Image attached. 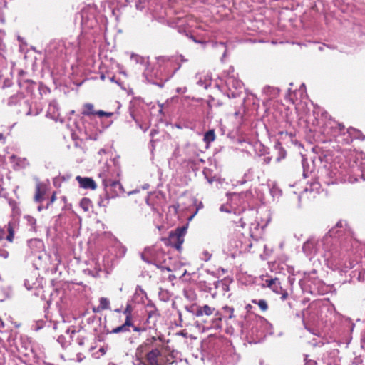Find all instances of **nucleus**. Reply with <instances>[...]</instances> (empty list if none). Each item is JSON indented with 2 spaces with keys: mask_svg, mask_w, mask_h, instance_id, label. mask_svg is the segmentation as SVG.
Returning a JSON list of instances; mask_svg holds the SVG:
<instances>
[{
  "mask_svg": "<svg viewBox=\"0 0 365 365\" xmlns=\"http://www.w3.org/2000/svg\"><path fill=\"white\" fill-rule=\"evenodd\" d=\"M130 326H133V322L129 321L128 319H125V322L115 328H114L111 331L110 334H118L120 332H128L130 331Z\"/></svg>",
  "mask_w": 365,
  "mask_h": 365,
  "instance_id": "obj_5",
  "label": "nucleus"
},
{
  "mask_svg": "<svg viewBox=\"0 0 365 365\" xmlns=\"http://www.w3.org/2000/svg\"><path fill=\"white\" fill-rule=\"evenodd\" d=\"M173 277H175L174 276H171V275L169 277L170 279H173Z\"/></svg>",
  "mask_w": 365,
  "mask_h": 365,
  "instance_id": "obj_49",
  "label": "nucleus"
},
{
  "mask_svg": "<svg viewBox=\"0 0 365 365\" xmlns=\"http://www.w3.org/2000/svg\"><path fill=\"white\" fill-rule=\"evenodd\" d=\"M14 239V232H10L6 237V240L9 242H12Z\"/></svg>",
  "mask_w": 365,
  "mask_h": 365,
  "instance_id": "obj_31",
  "label": "nucleus"
},
{
  "mask_svg": "<svg viewBox=\"0 0 365 365\" xmlns=\"http://www.w3.org/2000/svg\"><path fill=\"white\" fill-rule=\"evenodd\" d=\"M212 257V254L210 253L207 250H204L202 252V259L205 261V262H207L208 260L210 259Z\"/></svg>",
  "mask_w": 365,
  "mask_h": 365,
  "instance_id": "obj_22",
  "label": "nucleus"
},
{
  "mask_svg": "<svg viewBox=\"0 0 365 365\" xmlns=\"http://www.w3.org/2000/svg\"><path fill=\"white\" fill-rule=\"evenodd\" d=\"M220 321H221L220 317H215L212 319V324L206 325L205 327L207 329L219 328L220 327Z\"/></svg>",
  "mask_w": 365,
  "mask_h": 365,
  "instance_id": "obj_17",
  "label": "nucleus"
},
{
  "mask_svg": "<svg viewBox=\"0 0 365 365\" xmlns=\"http://www.w3.org/2000/svg\"><path fill=\"white\" fill-rule=\"evenodd\" d=\"M0 257L6 259L9 257V252L5 249L0 248Z\"/></svg>",
  "mask_w": 365,
  "mask_h": 365,
  "instance_id": "obj_24",
  "label": "nucleus"
},
{
  "mask_svg": "<svg viewBox=\"0 0 365 365\" xmlns=\"http://www.w3.org/2000/svg\"><path fill=\"white\" fill-rule=\"evenodd\" d=\"M91 200L88 198H83L80 202L81 207L85 211L88 212L91 207Z\"/></svg>",
  "mask_w": 365,
  "mask_h": 365,
  "instance_id": "obj_14",
  "label": "nucleus"
},
{
  "mask_svg": "<svg viewBox=\"0 0 365 365\" xmlns=\"http://www.w3.org/2000/svg\"><path fill=\"white\" fill-rule=\"evenodd\" d=\"M142 348H143V346H140V347L138 348L137 351H139Z\"/></svg>",
  "mask_w": 365,
  "mask_h": 365,
  "instance_id": "obj_46",
  "label": "nucleus"
},
{
  "mask_svg": "<svg viewBox=\"0 0 365 365\" xmlns=\"http://www.w3.org/2000/svg\"><path fill=\"white\" fill-rule=\"evenodd\" d=\"M252 303L257 304L259 308L263 311L265 312L268 309L267 303L266 300L264 299H259V301H257L255 299L252 300Z\"/></svg>",
  "mask_w": 365,
  "mask_h": 365,
  "instance_id": "obj_16",
  "label": "nucleus"
},
{
  "mask_svg": "<svg viewBox=\"0 0 365 365\" xmlns=\"http://www.w3.org/2000/svg\"><path fill=\"white\" fill-rule=\"evenodd\" d=\"M101 79H104L105 76H104L103 75H102V76H101Z\"/></svg>",
  "mask_w": 365,
  "mask_h": 365,
  "instance_id": "obj_48",
  "label": "nucleus"
},
{
  "mask_svg": "<svg viewBox=\"0 0 365 365\" xmlns=\"http://www.w3.org/2000/svg\"><path fill=\"white\" fill-rule=\"evenodd\" d=\"M133 364H134V365H145V364H146V363H145V362H144V361H143L140 357H137V358L134 360V361H133Z\"/></svg>",
  "mask_w": 365,
  "mask_h": 365,
  "instance_id": "obj_26",
  "label": "nucleus"
},
{
  "mask_svg": "<svg viewBox=\"0 0 365 365\" xmlns=\"http://www.w3.org/2000/svg\"><path fill=\"white\" fill-rule=\"evenodd\" d=\"M130 58L134 61L136 63H139L143 66H146L148 63V61L146 58L144 57L139 56L138 54L133 53L130 56Z\"/></svg>",
  "mask_w": 365,
  "mask_h": 365,
  "instance_id": "obj_12",
  "label": "nucleus"
},
{
  "mask_svg": "<svg viewBox=\"0 0 365 365\" xmlns=\"http://www.w3.org/2000/svg\"><path fill=\"white\" fill-rule=\"evenodd\" d=\"M199 309V306L196 304H192L190 306L185 307V309L192 314H193L195 316L197 317V311Z\"/></svg>",
  "mask_w": 365,
  "mask_h": 365,
  "instance_id": "obj_19",
  "label": "nucleus"
},
{
  "mask_svg": "<svg viewBox=\"0 0 365 365\" xmlns=\"http://www.w3.org/2000/svg\"><path fill=\"white\" fill-rule=\"evenodd\" d=\"M155 315H157L156 314V310L153 309V310H150L148 312V319L153 317V316Z\"/></svg>",
  "mask_w": 365,
  "mask_h": 365,
  "instance_id": "obj_29",
  "label": "nucleus"
},
{
  "mask_svg": "<svg viewBox=\"0 0 365 365\" xmlns=\"http://www.w3.org/2000/svg\"><path fill=\"white\" fill-rule=\"evenodd\" d=\"M223 310L225 312L227 313L229 315H228V318L229 319H232L235 317V315H234V308L233 307H228V306H225L223 308Z\"/></svg>",
  "mask_w": 365,
  "mask_h": 365,
  "instance_id": "obj_20",
  "label": "nucleus"
},
{
  "mask_svg": "<svg viewBox=\"0 0 365 365\" xmlns=\"http://www.w3.org/2000/svg\"><path fill=\"white\" fill-rule=\"evenodd\" d=\"M359 359H356V363L357 364V365H361V363L359 362Z\"/></svg>",
  "mask_w": 365,
  "mask_h": 365,
  "instance_id": "obj_42",
  "label": "nucleus"
},
{
  "mask_svg": "<svg viewBox=\"0 0 365 365\" xmlns=\"http://www.w3.org/2000/svg\"><path fill=\"white\" fill-rule=\"evenodd\" d=\"M155 133H156V130H152L151 132H150V135L153 136Z\"/></svg>",
  "mask_w": 365,
  "mask_h": 365,
  "instance_id": "obj_37",
  "label": "nucleus"
},
{
  "mask_svg": "<svg viewBox=\"0 0 365 365\" xmlns=\"http://www.w3.org/2000/svg\"><path fill=\"white\" fill-rule=\"evenodd\" d=\"M143 75L148 82L155 83L154 80L156 78L157 74L156 72L153 71V68L150 67L149 63L145 66Z\"/></svg>",
  "mask_w": 365,
  "mask_h": 365,
  "instance_id": "obj_4",
  "label": "nucleus"
},
{
  "mask_svg": "<svg viewBox=\"0 0 365 365\" xmlns=\"http://www.w3.org/2000/svg\"><path fill=\"white\" fill-rule=\"evenodd\" d=\"M103 185L106 187L110 186L111 187L115 190V195H118L119 193L123 192V186L118 181H112L109 184L105 180H103ZM115 195L112 196L113 197Z\"/></svg>",
  "mask_w": 365,
  "mask_h": 365,
  "instance_id": "obj_7",
  "label": "nucleus"
},
{
  "mask_svg": "<svg viewBox=\"0 0 365 365\" xmlns=\"http://www.w3.org/2000/svg\"><path fill=\"white\" fill-rule=\"evenodd\" d=\"M351 130H354V129H352V128L351 129V128H350V129H349V130H348V132H349V133H351Z\"/></svg>",
  "mask_w": 365,
  "mask_h": 365,
  "instance_id": "obj_47",
  "label": "nucleus"
},
{
  "mask_svg": "<svg viewBox=\"0 0 365 365\" xmlns=\"http://www.w3.org/2000/svg\"><path fill=\"white\" fill-rule=\"evenodd\" d=\"M55 200H56V193H55V192H53V195H52V196H51V200H50L49 202L47 204V205H46V208H48V206H49L51 204H52Z\"/></svg>",
  "mask_w": 365,
  "mask_h": 365,
  "instance_id": "obj_27",
  "label": "nucleus"
},
{
  "mask_svg": "<svg viewBox=\"0 0 365 365\" xmlns=\"http://www.w3.org/2000/svg\"><path fill=\"white\" fill-rule=\"evenodd\" d=\"M16 165L21 168H25L26 166L29 165V162L26 158H18L16 161Z\"/></svg>",
  "mask_w": 365,
  "mask_h": 365,
  "instance_id": "obj_21",
  "label": "nucleus"
},
{
  "mask_svg": "<svg viewBox=\"0 0 365 365\" xmlns=\"http://www.w3.org/2000/svg\"><path fill=\"white\" fill-rule=\"evenodd\" d=\"M265 282L267 284V287L271 288L274 292H277L278 288H279V284H280L278 279L274 278V279H267Z\"/></svg>",
  "mask_w": 365,
  "mask_h": 365,
  "instance_id": "obj_11",
  "label": "nucleus"
},
{
  "mask_svg": "<svg viewBox=\"0 0 365 365\" xmlns=\"http://www.w3.org/2000/svg\"><path fill=\"white\" fill-rule=\"evenodd\" d=\"M84 115H96L93 111V105L91 103H86L85 105V110L82 113Z\"/></svg>",
  "mask_w": 365,
  "mask_h": 365,
  "instance_id": "obj_15",
  "label": "nucleus"
},
{
  "mask_svg": "<svg viewBox=\"0 0 365 365\" xmlns=\"http://www.w3.org/2000/svg\"><path fill=\"white\" fill-rule=\"evenodd\" d=\"M38 211H41L42 210V207L41 206H38Z\"/></svg>",
  "mask_w": 365,
  "mask_h": 365,
  "instance_id": "obj_44",
  "label": "nucleus"
},
{
  "mask_svg": "<svg viewBox=\"0 0 365 365\" xmlns=\"http://www.w3.org/2000/svg\"><path fill=\"white\" fill-rule=\"evenodd\" d=\"M96 115H98L99 117H103V116L111 117L113 115V113L98 110V111L96 112Z\"/></svg>",
  "mask_w": 365,
  "mask_h": 365,
  "instance_id": "obj_23",
  "label": "nucleus"
},
{
  "mask_svg": "<svg viewBox=\"0 0 365 365\" xmlns=\"http://www.w3.org/2000/svg\"><path fill=\"white\" fill-rule=\"evenodd\" d=\"M163 270H167L168 272H171V269L169 267H161Z\"/></svg>",
  "mask_w": 365,
  "mask_h": 365,
  "instance_id": "obj_36",
  "label": "nucleus"
},
{
  "mask_svg": "<svg viewBox=\"0 0 365 365\" xmlns=\"http://www.w3.org/2000/svg\"><path fill=\"white\" fill-rule=\"evenodd\" d=\"M76 179L78 182L80 186L84 189H91L94 190L96 188V184L92 178L77 176Z\"/></svg>",
  "mask_w": 365,
  "mask_h": 365,
  "instance_id": "obj_3",
  "label": "nucleus"
},
{
  "mask_svg": "<svg viewBox=\"0 0 365 365\" xmlns=\"http://www.w3.org/2000/svg\"><path fill=\"white\" fill-rule=\"evenodd\" d=\"M330 235L332 236L334 233V229L329 230Z\"/></svg>",
  "mask_w": 365,
  "mask_h": 365,
  "instance_id": "obj_40",
  "label": "nucleus"
},
{
  "mask_svg": "<svg viewBox=\"0 0 365 365\" xmlns=\"http://www.w3.org/2000/svg\"><path fill=\"white\" fill-rule=\"evenodd\" d=\"M45 190H42V184L38 182L36 185V194L34 196V200L36 202H41L43 199Z\"/></svg>",
  "mask_w": 365,
  "mask_h": 365,
  "instance_id": "obj_8",
  "label": "nucleus"
},
{
  "mask_svg": "<svg viewBox=\"0 0 365 365\" xmlns=\"http://www.w3.org/2000/svg\"><path fill=\"white\" fill-rule=\"evenodd\" d=\"M4 231L0 228V240H2L4 237Z\"/></svg>",
  "mask_w": 365,
  "mask_h": 365,
  "instance_id": "obj_32",
  "label": "nucleus"
},
{
  "mask_svg": "<svg viewBox=\"0 0 365 365\" xmlns=\"http://www.w3.org/2000/svg\"><path fill=\"white\" fill-rule=\"evenodd\" d=\"M8 232H9V233H10V232H14V231H13V228H12V226H11V224H9V225H8Z\"/></svg>",
  "mask_w": 365,
  "mask_h": 365,
  "instance_id": "obj_35",
  "label": "nucleus"
},
{
  "mask_svg": "<svg viewBox=\"0 0 365 365\" xmlns=\"http://www.w3.org/2000/svg\"><path fill=\"white\" fill-rule=\"evenodd\" d=\"M100 304L98 307L97 311H101L105 309H110V301L106 297H101L99 299Z\"/></svg>",
  "mask_w": 365,
  "mask_h": 365,
  "instance_id": "obj_10",
  "label": "nucleus"
},
{
  "mask_svg": "<svg viewBox=\"0 0 365 365\" xmlns=\"http://www.w3.org/2000/svg\"><path fill=\"white\" fill-rule=\"evenodd\" d=\"M339 128L340 130H342L344 128V126L343 125H341V124H339Z\"/></svg>",
  "mask_w": 365,
  "mask_h": 365,
  "instance_id": "obj_38",
  "label": "nucleus"
},
{
  "mask_svg": "<svg viewBox=\"0 0 365 365\" xmlns=\"http://www.w3.org/2000/svg\"><path fill=\"white\" fill-rule=\"evenodd\" d=\"M130 327H133V331H136V332H143V331H145V330H146L145 328L140 327H136L133 324V326H130Z\"/></svg>",
  "mask_w": 365,
  "mask_h": 365,
  "instance_id": "obj_25",
  "label": "nucleus"
},
{
  "mask_svg": "<svg viewBox=\"0 0 365 365\" xmlns=\"http://www.w3.org/2000/svg\"><path fill=\"white\" fill-rule=\"evenodd\" d=\"M201 322L207 323V321H206V320H204V319H202V320H200V321L197 320V321H196L195 324H196V325H197V327H199Z\"/></svg>",
  "mask_w": 365,
  "mask_h": 365,
  "instance_id": "obj_33",
  "label": "nucleus"
},
{
  "mask_svg": "<svg viewBox=\"0 0 365 365\" xmlns=\"http://www.w3.org/2000/svg\"><path fill=\"white\" fill-rule=\"evenodd\" d=\"M314 245V241L313 240H309L303 245L302 250L307 255L311 254L313 251Z\"/></svg>",
  "mask_w": 365,
  "mask_h": 365,
  "instance_id": "obj_9",
  "label": "nucleus"
},
{
  "mask_svg": "<svg viewBox=\"0 0 365 365\" xmlns=\"http://www.w3.org/2000/svg\"><path fill=\"white\" fill-rule=\"evenodd\" d=\"M108 203V199H106V200H101L98 204L100 206H104L106 207L107 205V204Z\"/></svg>",
  "mask_w": 365,
  "mask_h": 365,
  "instance_id": "obj_28",
  "label": "nucleus"
},
{
  "mask_svg": "<svg viewBox=\"0 0 365 365\" xmlns=\"http://www.w3.org/2000/svg\"><path fill=\"white\" fill-rule=\"evenodd\" d=\"M56 108V103H50L49 105V108H48V110L49 111H51L53 110L54 112V110Z\"/></svg>",
  "mask_w": 365,
  "mask_h": 365,
  "instance_id": "obj_30",
  "label": "nucleus"
},
{
  "mask_svg": "<svg viewBox=\"0 0 365 365\" xmlns=\"http://www.w3.org/2000/svg\"><path fill=\"white\" fill-rule=\"evenodd\" d=\"M120 311H121V310H120V309H116L115 310V312H120Z\"/></svg>",
  "mask_w": 365,
  "mask_h": 365,
  "instance_id": "obj_45",
  "label": "nucleus"
},
{
  "mask_svg": "<svg viewBox=\"0 0 365 365\" xmlns=\"http://www.w3.org/2000/svg\"><path fill=\"white\" fill-rule=\"evenodd\" d=\"M336 227H343V222L342 221H339L336 223Z\"/></svg>",
  "mask_w": 365,
  "mask_h": 365,
  "instance_id": "obj_34",
  "label": "nucleus"
},
{
  "mask_svg": "<svg viewBox=\"0 0 365 365\" xmlns=\"http://www.w3.org/2000/svg\"><path fill=\"white\" fill-rule=\"evenodd\" d=\"M215 139V134L214 130H210L204 135L203 140L207 144H210V143L213 142Z\"/></svg>",
  "mask_w": 365,
  "mask_h": 365,
  "instance_id": "obj_13",
  "label": "nucleus"
},
{
  "mask_svg": "<svg viewBox=\"0 0 365 365\" xmlns=\"http://www.w3.org/2000/svg\"><path fill=\"white\" fill-rule=\"evenodd\" d=\"M132 307L130 304L126 305L125 309L123 310V313L125 315V319H128L129 321H132Z\"/></svg>",
  "mask_w": 365,
  "mask_h": 365,
  "instance_id": "obj_18",
  "label": "nucleus"
},
{
  "mask_svg": "<svg viewBox=\"0 0 365 365\" xmlns=\"http://www.w3.org/2000/svg\"><path fill=\"white\" fill-rule=\"evenodd\" d=\"M145 365H165L160 351L158 349L150 351L146 354V364Z\"/></svg>",
  "mask_w": 365,
  "mask_h": 365,
  "instance_id": "obj_2",
  "label": "nucleus"
},
{
  "mask_svg": "<svg viewBox=\"0 0 365 365\" xmlns=\"http://www.w3.org/2000/svg\"><path fill=\"white\" fill-rule=\"evenodd\" d=\"M186 233V227H180L171 232L168 238V244L175 247L178 251L181 250L184 242V237Z\"/></svg>",
  "mask_w": 365,
  "mask_h": 365,
  "instance_id": "obj_1",
  "label": "nucleus"
},
{
  "mask_svg": "<svg viewBox=\"0 0 365 365\" xmlns=\"http://www.w3.org/2000/svg\"><path fill=\"white\" fill-rule=\"evenodd\" d=\"M207 180H208L209 183H212V179H209L208 178Z\"/></svg>",
  "mask_w": 365,
  "mask_h": 365,
  "instance_id": "obj_43",
  "label": "nucleus"
},
{
  "mask_svg": "<svg viewBox=\"0 0 365 365\" xmlns=\"http://www.w3.org/2000/svg\"><path fill=\"white\" fill-rule=\"evenodd\" d=\"M31 115V110H29L27 113H26V115Z\"/></svg>",
  "mask_w": 365,
  "mask_h": 365,
  "instance_id": "obj_41",
  "label": "nucleus"
},
{
  "mask_svg": "<svg viewBox=\"0 0 365 365\" xmlns=\"http://www.w3.org/2000/svg\"><path fill=\"white\" fill-rule=\"evenodd\" d=\"M215 311V308L210 307L209 305L205 304L204 306H199V309L197 311V317H200L204 314L206 316H210Z\"/></svg>",
  "mask_w": 365,
  "mask_h": 365,
  "instance_id": "obj_6",
  "label": "nucleus"
},
{
  "mask_svg": "<svg viewBox=\"0 0 365 365\" xmlns=\"http://www.w3.org/2000/svg\"><path fill=\"white\" fill-rule=\"evenodd\" d=\"M287 293H286V294H282V299H285L287 298Z\"/></svg>",
  "mask_w": 365,
  "mask_h": 365,
  "instance_id": "obj_39",
  "label": "nucleus"
}]
</instances>
